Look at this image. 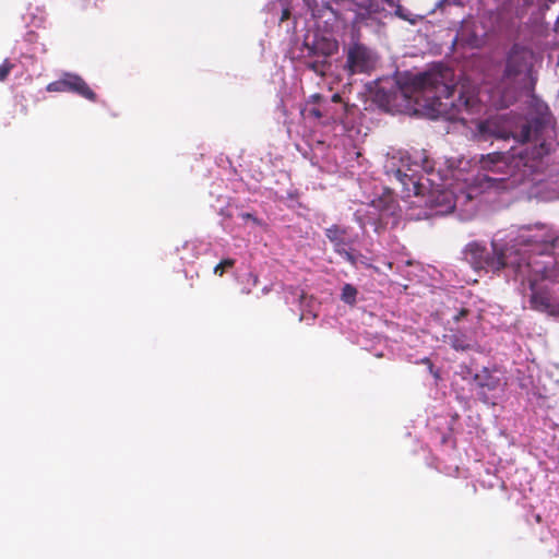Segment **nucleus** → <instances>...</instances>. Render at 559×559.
Returning a JSON list of instances; mask_svg holds the SVG:
<instances>
[{"label":"nucleus","instance_id":"obj_1","mask_svg":"<svg viewBox=\"0 0 559 559\" xmlns=\"http://www.w3.org/2000/svg\"><path fill=\"white\" fill-rule=\"evenodd\" d=\"M533 58L531 50L514 45L508 56L503 81L495 88L484 85L477 90L468 78L455 81L453 71L440 64L393 87L383 104L388 111L427 110L435 117L468 127L479 141L512 138L519 144L507 153L481 155L473 174H465L468 162L464 159L459 160L457 166L448 160L445 169L441 166L436 169L421 154L388 152L383 165L385 174L402 187V199L411 219L445 215L454 210L468 218L476 211L475 199L479 192L514 188L542 169L543 157L552 151L556 134L547 115L532 120L507 115L479 120L487 104L507 107L512 102L514 91L508 85H520L531 78Z\"/></svg>","mask_w":559,"mask_h":559},{"label":"nucleus","instance_id":"obj_2","mask_svg":"<svg viewBox=\"0 0 559 559\" xmlns=\"http://www.w3.org/2000/svg\"><path fill=\"white\" fill-rule=\"evenodd\" d=\"M556 240L549 229L544 225L523 226L516 234L509 233L504 237L496 235L491 241V251L479 242H469L465 250V259L475 267L491 272L506 269L512 273L515 280L527 283L531 290L532 306L538 310L550 307V297L545 290L546 286H539V280L558 281L554 270L549 269L552 261L542 262L531 260L528 251L537 250L540 253L550 251Z\"/></svg>","mask_w":559,"mask_h":559},{"label":"nucleus","instance_id":"obj_3","mask_svg":"<svg viewBox=\"0 0 559 559\" xmlns=\"http://www.w3.org/2000/svg\"><path fill=\"white\" fill-rule=\"evenodd\" d=\"M401 211L402 207L393 198L391 190L383 188L381 194L361 203L354 215L364 233L368 231V226L378 233L389 224H395Z\"/></svg>","mask_w":559,"mask_h":559},{"label":"nucleus","instance_id":"obj_4","mask_svg":"<svg viewBox=\"0 0 559 559\" xmlns=\"http://www.w3.org/2000/svg\"><path fill=\"white\" fill-rule=\"evenodd\" d=\"M346 112L347 106L343 104L338 94H334L330 99L313 94L301 110L305 119H317L323 126L343 122Z\"/></svg>","mask_w":559,"mask_h":559},{"label":"nucleus","instance_id":"obj_5","mask_svg":"<svg viewBox=\"0 0 559 559\" xmlns=\"http://www.w3.org/2000/svg\"><path fill=\"white\" fill-rule=\"evenodd\" d=\"M347 63L353 73L369 72L376 64V56L364 45L354 44L348 49Z\"/></svg>","mask_w":559,"mask_h":559},{"label":"nucleus","instance_id":"obj_6","mask_svg":"<svg viewBox=\"0 0 559 559\" xmlns=\"http://www.w3.org/2000/svg\"><path fill=\"white\" fill-rule=\"evenodd\" d=\"M329 240L334 245L335 251L344 257L350 263H355L353 254L348 251L347 247L357 240V235H353L347 228L340 226H332L325 230Z\"/></svg>","mask_w":559,"mask_h":559},{"label":"nucleus","instance_id":"obj_7","mask_svg":"<svg viewBox=\"0 0 559 559\" xmlns=\"http://www.w3.org/2000/svg\"><path fill=\"white\" fill-rule=\"evenodd\" d=\"M63 79L67 92L76 93L88 100H95V93L88 87L82 78L72 73H66L63 74Z\"/></svg>","mask_w":559,"mask_h":559},{"label":"nucleus","instance_id":"obj_8","mask_svg":"<svg viewBox=\"0 0 559 559\" xmlns=\"http://www.w3.org/2000/svg\"><path fill=\"white\" fill-rule=\"evenodd\" d=\"M337 43L331 39H324L321 45H317L316 49L320 50V52L326 58L337 51Z\"/></svg>","mask_w":559,"mask_h":559},{"label":"nucleus","instance_id":"obj_9","mask_svg":"<svg viewBox=\"0 0 559 559\" xmlns=\"http://www.w3.org/2000/svg\"><path fill=\"white\" fill-rule=\"evenodd\" d=\"M357 293V289L353 285L345 284L342 289L341 298L344 302L354 305L356 302Z\"/></svg>","mask_w":559,"mask_h":559},{"label":"nucleus","instance_id":"obj_10","mask_svg":"<svg viewBox=\"0 0 559 559\" xmlns=\"http://www.w3.org/2000/svg\"><path fill=\"white\" fill-rule=\"evenodd\" d=\"M452 347L456 350H465L471 347V343L463 336L457 334L449 335Z\"/></svg>","mask_w":559,"mask_h":559},{"label":"nucleus","instance_id":"obj_11","mask_svg":"<svg viewBox=\"0 0 559 559\" xmlns=\"http://www.w3.org/2000/svg\"><path fill=\"white\" fill-rule=\"evenodd\" d=\"M235 264V261L233 259H225L223 260L221 263H218L215 267H214V273L216 275H219L222 276L224 274V272L230 267H233Z\"/></svg>","mask_w":559,"mask_h":559},{"label":"nucleus","instance_id":"obj_12","mask_svg":"<svg viewBox=\"0 0 559 559\" xmlns=\"http://www.w3.org/2000/svg\"><path fill=\"white\" fill-rule=\"evenodd\" d=\"M49 92H67L63 76L47 86Z\"/></svg>","mask_w":559,"mask_h":559},{"label":"nucleus","instance_id":"obj_13","mask_svg":"<svg viewBox=\"0 0 559 559\" xmlns=\"http://www.w3.org/2000/svg\"><path fill=\"white\" fill-rule=\"evenodd\" d=\"M13 64L9 60H4V62L0 66V81H4L10 73Z\"/></svg>","mask_w":559,"mask_h":559},{"label":"nucleus","instance_id":"obj_14","mask_svg":"<svg viewBox=\"0 0 559 559\" xmlns=\"http://www.w3.org/2000/svg\"><path fill=\"white\" fill-rule=\"evenodd\" d=\"M481 386H488L490 390H495L501 385L500 379L490 376L488 382L483 383L480 382Z\"/></svg>","mask_w":559,"mask_h":559},{"label":"nucleus","instance_id":"obj_15","mask_svg":"<svg viewBox=\"0 0 559 559\" xmlns=\"http://www.w3.org/2000/svg\"><path fill=\"white\" fill-rule=\"evenodd\" d=\"M311 68L318 74L324 75L325 74V70H326V62L325 61H321V62L312 63Z\"/></svg>","mask_w":559,"mask_h":559},{"label":"nucleus","instance_id":"obj_16","mask_svg":"<svg viewBox=\"0 0 559 559\" xmlns=\"http://www.w3.org/2000/svg\"><path fill=\"white\" fill-rule=\"evenodd\" d=\"M240 218L247 223V222H252L253 224H258V219L250 213H241L240 214Z\"/></svg>","mask_w":559,"mask_h":559},{"label":"nucleus","instance_id":"obj_17","mask_svg":"<svg viewBox=\"0 0 559 559\" xmlns=\"http://www.w3.org/2000/svg\"><path fill=\"white\" fill-rule=\"evenodd\" d=\"M466 40L468 41V44H471L472 46H478L479 43H480V39L478 38L477 35H473L471 38H466Z\"/></svg>","mask_w":559,"mask_h":559},{"label":"nucleus","instance_id":"obj_18","mask_svg":"<svg viewBox=\"0 0 559 559\" xmlns=\"http://www.w3.org/2000/svg\"><path fill=\"white\" fill-rule=\"evenodd\" d=\"M385 2L388 3V5L391 8V9H399L397 4H396V0H385Z\"/></svg>","mask_w":559,"mask_h":559},{"label":"nucleus","instance_id":"obj_19","mask_svg":"<svg viewBox=\"0 0 559 559\" xmlns=\"http://www.w3.org/2000/svg\"><path fill=\"white\" fill-rule=\"evenodd\" d=\"M467 313L466 309H462L459 314H455L453 318L455 321L460 319L461 316H465Z\"/></svg>","mask_w":559,"mask_h":559},{"label":"nucleus","instance_id":"obj_20","mask_svg":"<svg viewBox=\"0 0 559 559\" xmlns=\"http://www.w3.org/2000/svg\"><path fill=\"white\" fill-rule=\"evenodd\" d=\"M466 28H467V25H464V26H463V28H462V31H461V33L459 34V36L461 37V39H465V35H464V34H465Z\"/></svg>","mask_w":559,"mask_h":559},{"label":"nucleus","instance_id":"obj_21","mask_svg":"<svg viewBox=\"0 0 559 559\" xmlns=\"http://www.w3.org/2000/svg\"><path fill=\"white\" fill-rule=\"evenodd\" d=\"M287 16H288V11H287V10H284V11H283L282 21H283L284 19H286Z\"/></svg>","mask_w":559,"mask_h":559}]
</instances>
